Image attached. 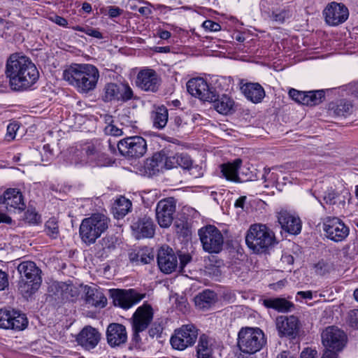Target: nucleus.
Returning <instances> with one entry per match:
<instances>
[{"label":"nucleus","instance_id":"obj_1","mask_svg":"<svg viewBox=\"0 0 358 358\" xmlns=\"http://www.w3.org/2000/svg\"><path fill=\"white\" fill-rule=\"evenodd\" d=\"M5 75L11 90L16 92L30 89L39 78V72L31 60L18 54H13L8 58Z\"/></svg>","mask_w":358,"mask_h":358},{"label":"nucleus","instance_id":"obj_2","mask_svg":"<svg viewBox=\"0 0 358 358\" xmlns=\"http://www.w3.org/2000/svg\"><path fill=\"white\" fill-rule=\"evenodd\" d=\"M99 77L98 69L89 64H73L63 72L64 79L81 94L93 91L96 87Z\"/></svg>","mask_w":358,"mask_h":358},{"label":"nucleus","instance_id":"obj_3","mask_svg":"<svg viewBox=\"0 0 358 358\" xmlns=\"http://www.w3.org/2000/svg\"><path fill=\"white\" fill-rule=\"evenodd\" d=\"M245 243L254 253H264L274 245V233L265 224H252L247 231Z\"/></svg>","mask_w":358,"mask_h":358},{"label":"nucleus","instance_id":"obj_4","mask_svg":"<svg viewBox=\"0 0 358 358\" xmlns=\"http://www.w3.org/2000/svg\"><path fill=\"white\" fill-rule=\"evenodd\" d=\"M110 219L101 213H94L82 220L79 228L80 237L87 245L94 244L108 228Z\"/></svg>","mask_w":358,"mask_h":358},{"label":"nucleus","instance_id":"obj_5","mask_svg":"<svg viewBox=\"0 0 358 358\" xmlns=\"http://www.w3.org/2000/svg\"><path fill=\"white\" fill-rule=\"evenodd\" d=\"M17 269L20 275L19 290L24 298H28L34 294L41 285V270L31 261L21 262Z\"/></svg>","mask_w":358,"mask_h":358},{"label":"nucleus","instance_id":"obj_6","mask_svg":"<svg viewBox=\"0 0 358 358\" xmlns=\"http://www.w3.org/2000/svg\"><path fill=\"white\" fill-rule=\"evenodd\" d=\"M264 333L258 327L242 328L238 335V346L245 354H254L266 344Z\"/></svg>","mask_w":358,"mask_h":358},{"label":"nucleus","instance_id":"obj_7","mask_svg":"<svg viewBox=\"0 0 358 358\" xmlns=\"http://www.w3.org/2000/svg\"><path fill=\"white\" fill-rule=\"evenodd\" d=\"M347 341L345 332L336 327H327L322 333V342L325 348L322 358H337Z\"/></svg>","mask_w":358,"mask_h":358},{"label":"nucleus","instance_id":"obj_8","mask_svg":"<svg viewBox=\"0 0 358 358\" xmlns=\"http://www.w3.org/2000/svg\"><path fill=\"white\" fill-rule=\"evenodd\" d=\"M198 235L203 250L209 254H218L223 248L224 236L215 226L208 224L199 229Z\"/></svg>","mask_w":358,"mask_h":358},{"label":"nucleus","instance_id":"obj_9","mask_svg":"<svg viewBox=\"0 0 358 358\" xmlns=\"http://www.w3.org/2000/svg\"><path fill=\"white\" fill-rule=\"evenodd\" d=\"M153 309L148 303L139 306L131 318L133 331V340L138 343L141 341L139 334L145 331L153 320Z\"/></svg>","mask_w":358,"mask_h":358},{"label":"nucleus","instance_id":"obj_10","mask_svg":"<svg viewBox=\"0 0 358 358\" xmlns=\"http://www.w3.org/2000/svg\"><path fill=\"white\" fill-rule=\"evenodd\" d=\"M198 337V329L192 324H185L174 331L170 343L173 349L184 350L192 346Z\"/></svg>","mask_w":358,"mask_h":358},{"label":"nucleus","instance_id":"obj_11","mask_svg":"<svg viewBox=\"0 0 358 358\" xmlns=\"http://www.w3.org/2000/svg\"><path fill=\"white\" fill-rule=\"evenodd\" d=\"M117 148L120 153L125 157L140 158L147 152V143L141 136H130L120 140L117 143Z\"/></svg>","mask_w":358,"mask_h":358},{"label":"nucleus","instance_id":"obj_12","mask_svg":"<svg viewBox=\"0 0 358 358\" xmlns=\"http://www.w3.org/2000/svg\"><path fill=\"white\" fill-rule=\"evenodd\" d=\"M323 231L329 240L335 242L345 241L350 234L349 227L338 217H327L323 223Z\"/></svg>","mask_w":358,"mask_h":358},{"label":"nucleus","instance_id":"obj_13","mask_svg":"<svg viewBox=\"0 0 358 358\" xmlns=\"http://www.w3.org/2000/svg\"><path fill=\"white\" fill-rule=\"evenodd\" d=\"M27 324L28 320L24 314L13 309H0V328L22 331Z\"/></svg>","mask_w":358,"mask_h":358},{"label":"nucleus","instance_id":"obj_14","mask_svg":"<svg viewBox=\"0 0 358 358\" xmlns=\"http://www.w3.org/2000/svg\"><path fill=\"white\" fill-rule=\"evenodd\" d=\"M176 210V201L173 197L160 200L155 208L156 220L162 228L169 227L173 220Z\"/></svg>","mask_w":358,"mask_h":358},{"label":"nucleus","instance_id":"obj_15","mask_svg":"<svg viewBox=\"0 0 358 358\" xmlns=\"http://www.w3.org/2000/svg\"><path fill=\"white\" fill-rule=\"evenodd\" d=\"M113 304L127 310L145 297V293H140L134 289H113L111 291Z\"/></svg>","mask_w":358,"mask_h":358},{"label":"nucleus","instance_id":"obj_16","mask_svg":"<svg viewBox=\"0 0 358 358\" xmlns=\"http://www.w3.org/2000/svg\"><path fill=\"white\" fill-rule=\"evenodd\" d=\"M325 22L331 27L344 23L349 17L348 7L342 3L332 1L327 5L323 10Z\"/></svg>","mask_w":358,"mask_h":358},{"label":"nucleus","instance_id":"obj_17","mask_svg":"<svg viewBox=\"0 0 358 358\" xmlns=\"http://www.w3.org/2000/svg\"><path fill=\"white\" fill-rule=\"evenodd\" d=\"M187 89L192 96L203 101H208L215 97V89L210 87L202 78L190 79L187 83Z\"/></svg>","mask_w":358,"mask_h":358},{"label":"nucleus","instance_id":"obj_18","mask_svg":"<svg viewBox=\"0 0 358 358\" xmlns=\"http://www.w3.org/2000/svg\"><path fill=\"white\" fill-rule=\"evenodd\" d=\"M276 328L280 337L285 336L295 338L299 332L301 323L297 317L294 315H281L276 318Z\"/></svg>","mask_w":358,"mask_h":358},{"label":"nucleus","instance_id":"obj_19","mask_svg":"<svg viewBox=\"0 0 358 358\" xmlns=\"http://www.w3.org/2000/svg\"><path fill=\"white\" fill-rule=\"evenodd\" d=\"M136 83L143 91L156 92L160 86L161 79L155 70L144 69L138 72Z\"/></svg>","mask_w":358,"mask_h":358},{"label":"nucleus","instance_id":"obj_20","mask_svg":"<svg viewBox=\"0 0 358 358\" xmlns=\"http://www.w3.org/2000/svg\"><path fill=\"white\" fill-rule=\"evenodd\" d=\"M0 204L9 210L23 211L26 208L24 196L19 189L8 188L0 196Z\"/></svg>","mask_w":358,"mask_h":358},{"label":"nucleus","instance_id":"obj_21","mask_svg":"<svg viewBox=\"0 0 358 358\" xmlns=\"http://www.w3.org/2000/svg\"><path fill=\"white\" fill-rule=\"evenodd\" d=\"M157 264L164 273L174 271L178 266V260L173 249L169 246H162L157 253Z\"/></svg>","mask_w":358,"mask_h":358},{"label":"nucleus","instance_id":"obj_22","mask_svg":"<svg viewBox=\"0 0 358 358\" xmlns=\"http://www.w3.org/2000/svg\"><path fill=\"white\" fill-rule=\"evenodd\" d=\"M101 334L91 327H85L78 334L76 341L85 350H90L96 347L101 340Z\"/></svg>","mask_w":358,"mask_h":358},{"label":"nucleus","instance_id":"obj_23","mask_svg":"<svg viewBox=\"0 0 358 358\" xmlns=\"http://www.w3.org/2000/svg\"><path fill=\"white\" fill-rule=\"evenodd\" d=\"M131 227L137 239L152 238L155 234V225L152 218L148 216L138 218L132 223Z\"/></svg>","mask_w":358,"mask_h":358},{"label":"nucleus","instance_id":"obj_24","mask_svg":"<svg viewBox=\"0 0 358 358\" xmlns=\"http://www.w3.org/2000/svg\"><path fill=\"white\" fill-rule=\"evenodd\" d=\"M106 339L111 347L120 346L127 341L126 327L119 323L110 324L106 330Z\"/></svg>","mask_w":358,"mask_h":358},{"label":"nucleus","instance_id":"obj_25","mask_svg":"<svg viewBox=\"0 0 358 358\" xmlns=\"http://www.w3.org/2000/svg\"><path fill=\"white\" fill-rule=\"evenodd\" d=\"M278 220L282 229L294 235L299 234L301 231V222L298 217L291 215L287 211H280Z\"/></svg>","mask_w":358,"mask_h":358},{"label":"nucleus","instance_id":"obj_26","mask_svg":"<svg viewBox=\"0 0 358 358\" xmlns=\"http://www.w3.org/2000/svg\"><path fill=\"white\" fill-rule=\"evenodd\" d=\"M84 292L85 301L88 306L103 308L107 305V299L100 289L85 285L84 287Z\"/></svg>","mask_w":358,"mask_h":358},{"label":"nucleus","instance_id":"obj_27","mask_svg":"<svg viewBox=\"0 0 358 358\" xmlns=\"http://www.w3.org/2000/svg\"><path fill=\"white\" fill-rule=\"evenodd\" d=\"M245 96L254 103L262 102L265 96V91L258 83H248L241 87Z\"/></svg>","mask_w":358,"mask_h":358},{"label":"nucleus","instance_id":"obj_28","mask_svg":"<svg viewBox=\"0 0 358 358\" xmlns=\"http://www.w3.org/2000/svg\"><path fill=\"white\" fill-rule=\"evenodd\" d=\"M242 164V160L236 159L232 162L222 164L220 166L222 176L227 180L234 182H242L238 176V170Z\"/></svg>","mask_w":358,"mask_h":358},{"label":"nucleus","instance_id":"obj_29","mask_svg":"<svg viewBox=\"0 0 358 358\" xmlns=\"http://www.w3.org/2000/svg\"><path fill=\"white\" fill-rule=\"evenodd\" d=\"M208 102H212L214 108L220 114L227 115L234 110V100L226 94L219 96L215 91V97L212 100H208Z\"/></svg>","mask_w":358,"mask_h":358},{"label":"nucleus","instance_id":"obj_30","mask_svg":"<svg viewBox=\"0 0 358 358\" xmlns=\"http://www.w3.org/2000/svg\"><path fill=\"white\" fill-rule=\"evenodd\" d=\"M328 110L331 115L347 117L352 113L353 104L351 101L343 99L330 103Z\"/></svg>","mask_w":358,"mask_h":358},{"label":"nucleus","instance_id":"obj_31","mask_svg":"<svg viewBox=\"0 0 358 358\" xmlns=\"http://www.w3.org/2000/svg\"><path fill=\"white\" fill-rule=\"evenodd\" d=\"M213 342L212 339L206 334H201L198 341L196 346L197 358H215L213 356Z\"/></svg>","mask_w":358,"mask_h":358},{"label":"nucleus","instance_id":"obj_32","mask_svg":"<svg viewBox=\"0 0 358 358\" xmlns=\"http://www.w3.org/2000/svg\"><path fill=\"white\" fill-rule=\"evenodd\" d=\"M131 201L123 196L117 198L113 206L112 210L114 217L117 219H122L131 210Z\"/></svg>","mask_w":358,"mask_h":358},{"label":"nucleus","instance_id":"obj_33","mask_svg":"<svg viewBox=\"0 0 358 358\" xmlns=\"http://www.w3.org/2000/svg\"><path fill=\"white\" fill-rule=\"evenodd\" d=\"M151 118L155 128L164 129L169 120L168 109L163 105L155 107L151 113Z\"/></svg>","mask_w":358,"mask_h":358},{"label":"nucleus","instance_id":"obj_34","mask_svg":"<svg viewBox=\"0 0 358 358\" xmlns=\"http://www.w3.org/2000/svg\"><path fill=\"white\" fill-rule=\"evenodd\" d=\"M216 299L217 294L215 292L206 289L194 298V302L199 309H208L215 303Z\"/></svg>","mask_w":358,"mask_h":358},{"label":"nucleus","instance_id":"obj_35","mask_svg":"<svg viewBox=\"0 0 358 358\" xmlns=\"http://www.w3.org/2000/svg\"><path fill=\"white\" fill-rule=\"evenodd\" d=\"M263 304L268 308H273L278 312H288L294 306V304L282 298L264 299Z\"/></svg>","mask_w":358,"mask_h":358},{"label":"nucleus","instance_id":"obj_36","mask_svg":"<svg viewBox=\"0 0 358 358\" xmlns=\"http://www.w3.org/2000/svg\"><path fill=\"white\" fill-rule=\"evenodd\" d=\"M163 157L159 152H155L151 158L147 159L145 162V169L149 175H155L162 171L164 168Z\"/></svg>","mask_w":358,"mask_h":358},{"label":"nucleus","instance_id":"obj_37","mask_svg":"<svg viewBox=\"0 0 358 358\" xmlns=\"http://www.w3.org/2000/svg\"><path fill=\"white\" fill-rule=\"evenodd\" d=\"M118 239L114 235H107L103 237L97 243L96 246L101 252V256L107 255L108 252H112L116 248Z\"/></svg>","mask_w":358,"mask_h":358},{"label":"nucleus","instance_id":"obj_38","mask_svg":"<svg viewBox=\"0 0 358 358\" xmlns=\"http://www.w3.org/2000/svg\"><path fill=\"white\" fill-rule=\"evenodd\" d=\"M117 83H108L103 88L101 100L105 103L117 102Z\"/></svg>","mask_w":358,"mask_h":358},{"label":"nucleus","instance_id":"obj_39","mask_svg":"<svg viewBox=\"0 0 358 358\" xmlns=\"http://www.w3.org/2000/svg\"><path fill=\"white\" fill-rule=\"evenodd\" d=\"M51 288H55L56 289L55 294L62 299H69V296L73 297L76 294V292H73V286L64 282H55Z\"/></svg>","mask_w":358,"mask_h":358},{"label":"nucleus","instance_id":"obj_40","mask_svg":"<svg viewBox=\"0 0 358 358\" xmlns=\"http://www.w3.org/2000/svg\"><path fill=\"white\" fill-rule=\"evenodd\" d=\"M117 102L125 103L134 98L132 88L128 83H117Z\"/></svg>","mask_w":358,"mask_h":358},{"label":"nucleus","instance_id":"obj_41","mask_svg":"<svg viewBox=\"0 0 358 358\" xmlns=\"http://www.w3.org/2000/svg\"><path fill=\"white\" fill-rule=\"evenodd\" d=\"M306 103L307 106H315L322 102L324 99L325 92L324 90H315L306 92Z\"/></svg>","mask_w":358,"mask_h":358},{"label":"nucleus","instance_id":"obj_42","mask_svg":"<svg viewBox=\"0 0 358 358\" xmlns=\"http://www.w3.org/2000/svg\"><path fill=\"white\" fill-rule=\"evenodd\" d=\"M161 157H163L162 159L163 161L164 168L165 169H171L178 167V162H177L176 153L166 150H161L159 152Z\"/></svg>","mask_w":358,"mask_h":358},{"label":"nucleus","instance_id":"obj_43","mask_svg":"<svg viewBox=\"0 0 358 358\" xmlns=\"http://www.w3.org/2000/svg\"><path fill=\"white\" fill-rule=\"evenodd\" d=\"M177 162H178V166L181 167L183 169L189 170L192 175H194V170L201 169L197 166H192V160L190 157L187 154L184 153H176Z\"/></svg>","mask_w":358,"mask_h":358},{"label":"nucleus","instance_id":"obj_44","mask_svg":"<svg viewBox=\"0 0 358 358\" xmlns=\"http://www.w3.org/2000/svg\"><path fill=\"white\" fill-rule=\"evenodd\" d=\"M45 232L52 238H57L59 235L58 222L55 217L50 218L45 224Z\"/></svg>","mask_w":358,"mask_h":358},{"label":"nucleus","instance_id":"obj_45","mask_svg":"<svg viewBox=\"0 0 358 358\" xmlns=\"http://www.w3.org/2000/svg\"><path fill=\"white\" fill-rule=\"evenodd\" d=\"M85 152L90 161H96V164L98 166L103 165L99 159L103 156V153L99 151L94 145H89L86 148Z\"/></svg>","mask_w":358,"mask_h":358},{"label":"nucleus","instance_id":"obj_46","mask_svg":"<svg viewBox=\"0 0 358 358\" xmlns=\"http://www.w3.org/2000/svg\"><path fill=\"white\" fill-rule=\"evenodd\" d=\"M289 95L296 102L305 105L306 96V92L291 89L289 91Z\"/></svg>","mask_w":358,"mask_h":358},{"label":"nucleus","instance_id":"obj_47","mask_svg":"<svg viewBox=\"0 0 358 358\" xmlns=\"http://www.w3.org/2000/svg\"><path fill=\"white\" fill-rule=\"evenodd\" d=\"M315 272L320 275L329 273L331 270L330 265L324 260L319 261L315 264Z\"/></svg>","mask_w":358,"mask_h":358},{"label":"nucleus","instance_id":"obj_48","mask_svg":"<svg viewBox=\"0 0 358 358\" xmlns=\"http://www.w3.org/2000/svg\"><path fill=\"white\" fill-rule=\"evenodd\" d=\"M20 127L17 123L13 122L10 123L7 127L6 139L8 141H11L15 139L16 132L19 129Z\"/></svg>","mask_w":358,"mask_h":358},{"label":"nucleus","instance_id":"obj_49","mask_svg":"<svg viewBox=\"0 0 358 358\" xmlns=\"http://www.w3.org/2000/svg\"><path fill=\"white\" fill-rule=\"evenodd\" d=\"M171 123L173 124V129L177 131L183 129L187 124V122L184 117H181L180 115H176L171 117Z\"/></svg>","mask_w":358,"mask_h":358},{"label":"nucleus","instance_id":"obj_50","mask_svg":"<svg viewBox=\"0 0 358 358\" xmlns=\"http://www.w3.org/2000/svg\"><path fill=\"white\" fill-rule=\"evenodd\" d=\"M163 331V326L159 322H154L148 331L150 337H160Z\"/></svg>","mask_w":358,"mask_h":358},{"label":"nucleus","instance_id":"obj_51","mask_svg":"<svg viewBox=\"0 0 358 358\" xmlns=\"http://www.w3.org/2000/svg\"><path fill=\"white\" fill-rule=\"evenodd\" d=\"M180 259V273L182 275H187L185 273V267L192 260V257L189 254H182L179 255Z\"/></svg>","mask_w":358,"mask_h":358},{"label":"nucleus","instance_id":"obj_52","mask_svg":"<svg viewBox=\"0 0 358 358\" xmlns=\"http://www.w3.org/2000/svg\"><path fill=\"white\" fill-rule=\"evenodd\" d=\"M202 26L206 30L210 31H217L221 29L220 24L210 20H205Z\"/></svg>","mask_w":358,"mask_h":358},{"label":"nucleus","instance_id":"obj_53","mask_svg":"<svg viewBox=\"0 0 358 358\" xmlns=\"http://www.w3.org/2000/svg\"><path fill=\"white\" fill-rule=\"evenodd\" d=\"M25 219L29 223L36 224L40 222L41 216L36 211L28 210L25 213Z\"/></svg>","mask_w":358,"mask_h":358},{"label":"nucleus","instance_id":"obj_54","mask_svg":"<svg viewBox=\"0 0 358 358\" xmlns=\"http://www.w3.org/2000/svg\"><path fill=\"white\" fill-rule=\"evenodd\" d=\"M105 133L108 135H111L114 136H121L122 134V131L121 129H119L113 124H108L104 129Z\"/></svg>","mask_w":358,"mask_h":358},{"label":"nucleus","instance_id":"obj_55","mask_svg":"<svg viewBox=\"0 0 358 358\" xmlns=\"http://www.w3.org/2000/svg\"><path fill=\"white\" fill-rule=\"evenodd\" d=\"M344 90L348 94L358 98V82L350 83L344 86Z\"/></svg>","mask_w":358,"mask_h":358},{"label":"nucleus","instance_id":"obj_56","mask_svg":"<svg viewBox=\"0 0 358 358\" xmlns=\"http://www.w3.org/2000/svg\"><path fill=\"white\" fill-rule=\"evenodd\" d=\"M348 322L352 327L358 329V310H352L349 313Z\"/></svg>","mask_w":358,"mask_h":358},{"label":"nucleus","instance_id":"obj_57","mask_svg":"<svg viewBox=\"0 0 358 358\" xmlns=\"http://www.w3.org/2000/svg\"><path fill=\"white\" fill-rule=\"evenodd\" d=\"M288 15L285 10H281L279 13H275L274 11L270 15L269 17L274 21L282 23L285 18L287 17Z\"/></svg>","mask_w":358,"mask_h":358},{"label":"nucleus","instance_id":"obj_58","mask_svg":"<svg viewBox=\"0 0 358 358\" xmlns=\"http://www.w3.org/2000/svg\"><path fill=\"white\" fill-rule=\"evenodd\" d=\"M338 196L337 192L335 190L331 189H328L324 196V200L327 203L333 204L335 203V199Z\"/></svg>","mask_w":358,"mask_h":358},{"label":"nucleus","instance_id":"obj_59","mask_svg":"<svg viewBox=\"0 0 358 358\" xmlns=\"http://www.w3.org/2000/svg\"><path fill=\"white\" fill-rule=\"evenodd\" d=\"M85 34L98 39H102L103 38V34L98 29L90 27H85Z\"/></svg>","mask_w":358,"mask_h":358},{"label":"nucleus","instance_id":"obj_60","mask_svg":"<svg viewBox=\"0 0 358 358\" xmlns=\"http://www.w3.org/2000/svg\"><path fill=\"white\" fill-rule=\"evenodd\" d=\"M8 286V279L6 273L0 269V291L5 289Z\"/></svg>","mask_w":358,"mask_h":358},{"label":"nucleus","instance_id":"obj_61","mask_svg":"<svg viewBox=\"0 0 358 358\" xmlns=\"http://www.w3.org/2000/svg\"><path fill=\"white\" fill-rule=\"evenodd\" d=\"M154 259V256L150 254H148L144 251H141L139 262L142 264H149Z\"/></svg>","mask_w":358,"mask_h":358},{"label":"nucleus","instance_id":"obj_62","mask_svg":"<svg viewBox=\"0 0 358 358\" xmlns=\"http://www.w3.org/2000/svg\"><path fill=\"white\" fill-rule=\"evenodd\" d=\"M317 352L314 350L306 348L301 353L300 358H315Z\"/></svg>","mask_w":358,"mask_h":358},{"label":"nucleus","instance_id":"obj_63","mask_svg":"<svg viewBox=\"0 0 358 358\" xmlns=\"http://www.w3.org/2000/svg\"><path fill=\"white\" fill-rule=\"evenodd\" d=\"M122 13V10L115 6H110L108 8V15L110 17H116L119 16Z\"/></svg>","mask_w":358,"mask_h":358},{"label":"nucleus","instance_id":"obj_64","mask_svg":"<svg viewBox=\"0 0 358 358\" xmlns=\"http://www.w3.org/2000/svg\"><path fill=\"white\" fill-rule=\"evenodd\" d=\"M157 35L160 38L164 40H167L171 36V34L170 31L162 29H159L157 31Z\"/></svg>","mask_w":358,"mask_h":358}]
</instances>
